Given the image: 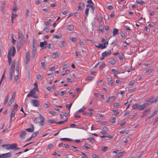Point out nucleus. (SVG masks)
I'll return each mask as SVG.
<instances>
[{
	"instance_id": "obj_1",
	"label": "nucleus",
	"mask_w": 158,
	"mask_h": 158,
	"mask_svg": "<svg viewBox=\"0 0 158 158\" xmlns=\"http://www.w3.org/2000/svg\"><path fill=\"white\" fill-rule=\"evenodd\" d=\"M15 48L13 46H11L9 51L8 54V62L9 65L12 62L11 55L13 57L15 55Z\"/></svg>"
},
{
	"instance_id": "obj_2",
	"label": "nucleus",
	"mask_w": 158,
	"mask_h": 158,
	"mask_svg": "<svg viewBox=\"0 0 158 158\" xmlns=\"http://www.w3.org/2000/svg\"><path fill=\"white\" fill-rule=\"evenodd\" d=\"M149 104L147 103H144L142 105H140L139 104H135L133 105L132 107L133 109H138V110H143L145 108H147Z\"/></svg>"
},
{
	"instance_id": "obj_3",
	"label": "nucleus",
	"mask_w": 158,
	"mask_h": 158,
	"mask_svg": "<svg viewBox=\"0 0 158 158\" xmlns=\"http://www.w3.org/2000/svg\"><path fill=\"white\" fill-rule=\"evenodd\" d=\"M44 118L41 115H40V117H36L34 120V122L35 123L39 124L40 126H44Z\"/></svg>"
},
{
	"instance_id": "obj_4",
	"label": "nucleus",
	"mask_w": 158,
	"mask_h": 158,
	"mask_svg": "<svg viewBox=\"0 0 158 158\" xmlns=\"http://www.w3.org/2000/svg\"><path fill=\"white\" fill-rule=\"evenodd\" d=\"M12 155L11 152H10L1 155V158H9Z\"/></svg>"
},
{
	"instance_id": "obj_5",
	"label": "nucleus",
	"mask_w": 158,
	"mask_h": 158,
	"mask_svg": "<svg viewBox=\"0 0 158 158\" xmlns=\"http://www.w3.org/2000/svg\"><path fill=\"white\" fill-rule=\"evenodd\" d=\"M31 102L34 106L37 107L39 106V102L38 100L36 99L32 100H31Z\"/></svg>"
},
{
	"instance_id": "obj_6",
	"label": "nucleus",
	"mask_w": 158,
	"mask_h": 158,
	"mask_svg": "<svg viewBox=\"0 0 158 158\" xmlns=\"http://www.w3.org/2000/svg\"><path fill=\"white\" fill-rule=\"evenodd\" d=\"M15 61H13L12 62V63L11 64V66L10 68V72H13L14 73L15 69Z\"/></svg>"
},
{
	"instance_id": "obj_7",
	"label": "nucleus",
	"mask_w": 158,
	"mask_h": 158,
	"mask_svg": "<svg viewBox=\"0 0 158 158\" xmlns=\"http://www.w3.org/2000/svg\"><path fill=\"white\" fill-rule=\"evenodd\" d=\"M111 54V52L110 50H109L107 51H106L102 53V56L103 57H106L110 55Z\"/></svg>"
},
{
	"instance_id": "obj_8",
	"label": "nucleus",
	"mask_w": 158,
	"mask_h": 158,
	"mask_svg": "<svg viewBox=\"0 0 158 158\" xmlns=\"http://www.w3.org/2000/svg\"><path fill=\"white\" fill-rule=\"evenodd\" d=\"M17 145V143H13L11 144H8V147H9L6 148V149L7 150H9L10 149H14L16 148Z\"/></svg>"
},
{
	"instance_id": "obj_9",
	"label": "nucleus",
	"mask_w": 158,
	"mask_h": 158,
	"mask_svg": "<svg viewBox=\"0 0 158 158\" xmlns=\"http://www.w3.org/2000/svg\"><path fill=\"white\" fill-rule=\"evenodd\" d=\"M26 134V132L25 131H22L20 133L19 136L21 139H24L25 138V136Z\"/></svg>"
},
{
	"instance_id": "obj_10",
	"label": "nucleus",
	"mask_w": 158,
	"mask_h": 158,
	"mask_svg": "<svg viewBox=\"0 0 158 158\" xmlns=\"http://www.w3.org/2000/svg\"><path fill=\"white\" fill-rule=\"evenodd\" d=\"M85 6V4L83 3L80 2L79 3V5L78 6V10H83Z\"/></svg>"
},
{
	"instance_id": "obj_11",
	"label": "nucleus",
	"mask_w": 158,
	"mask_h": 158,
	"mask_svg": "<svg viewBox=\"0 0 158 158\" xmlns=\"http://www.w3.org/2000/svg\"><path fill=\"white\" fill-rule=\"evenodd\" d=\"M26 63L27 64L30 61V54L29 52H27V53L26 55Z\"/></svg>"
},
{
	"instance_id": "obj_12",
	"label": "nucleus",
	"mask_w": 158,
	"mask_h": 158,
	"mask_svg": "<svg viewBox=\"0 0 158 158\" xmlns=\"http://www.w3.org/2000/svg\"><path fill=\"white\" fill-rule=\"evenodd\" d=\"M95 46L98 48H101L102 49L105 48L106 47V46L105 44H98V45H96Z\"/></svg>"
},
{
	"instance_id": "obj_13",
	"label": "nucleus",
	"mask_w": 158,
	"mask_h": 158,
	"mask_svg": "<svg viewBox=\"0 0 158 158\" xmlns=\"http://www.w3.org/2000/svg\"><path fill=\"white\" fill-rule=\"evenodd\" d=\"M35 93V91H34V89H32L27 94V97H30L32 96H33V95Z\"/></svg>"
},
{
	"instance_id": "obj_14",
	"label": "nucleus",
	"mask_w": 158,
	"mask_h": 158,
	"mask_svg": "<svg viewBox=\"0 0 158 158\" xmlns=\"http://www.w3.org/2000/svg\"><path fill=\"white\" fill-rule=\"evenodd\" d=\"M31 128H28L25 129L27 131H28L30 132H33L34 131V127L33 124H31Z\"/></svg>"
},
{
	"instance_id": "obj_15",
	"label": "nucleus",
	"mask_w": 158,
	"mask_h": 158,
	"mask_svg": "<svg viewBox=\"0 0 158 158\" xmlns=\"http://www.w3.org/2000/svg\"><path fill=\"white\" fill-rule=\"evenodd\" d=\"M115 97L114 96H113L111 97H109L108 100L106 101L107 103H110V102H113L114 101L115 99Z\"/></svg>"
},
{
	"instance_id": "obj_16",
	"label": "nucleus",
	"mask_w": 158,
	"mask_h": 158,
	"mask_svg": "<svg viewBox=\"0 0 158 158\" xmlns=\"http://www.w3.org/2000/svg\"><path fill=\"white\" fill-rule=\"evenodd\" d=\"M23 35L20 31L19 32L18 39L20 41H22L23 39Z\"/></svg>"
},
{
	"instance_id": "obj_17",
	"label": "nucleus",
	"mask_w": 158,
	"mask_h": 158,
	"mask_svg": "<svg viewBox=\"0 0 158 158\" xmlns=\"http://www.w3.org/2000/svg\"><path fill=\"white\" fill-rule=\"evenodd\" d=\"M32 46L33 48L37 47V46H39L38 45H37L36 43V40H35V38H34L33 39L32 41Z\"/></svg>"
},
{
	"instance_id": "obj_18",
	"label": "nucleus",
	"mask_w": 158,
	"mask_h": 158,
	"mask_svg": "<svg viewBox=\"0 0 158 158\" xmlns=\"http://www.w3.org/2000/svg\"><path fill=\"white\" fill-rule=\"evenodd\" d=\"M110 62L112 65H114L116 63V61L114 58L111 57L110 58Z\"/></svg>"
},
{
	"instance_id": "obj_19",
	"label": "nucleus",
	"mask_w": 158,
	"mask_h": 158,
	"mask_svg": "<svg viewBox=\"0 0 158 158\" xmlns=\"http://www.w3.org/2000/svg\"><path fill=\"white\" fill-rule=\"evenodd\" d=\"M118 32V30L116 28H114L113 30V36L117 35Z\"/></svg>"
},
{
	"instance_id": "obj_20",
	"label": "nucleus",
	"mask_w": 158,
	"mask_h": 158,
	"mask_svg": "<svg viewBox=\"0 0 158 158\" xmlns=\"http://www.w3.org/2000/svg\"><path fill=\"white\" fill-rule=\"evenodd\" d=\"M74 28V26L73 25H69L67 26V29L70 31H73Z\"/></svg>"
},
{
	"instance_id": "obj_21",
	"label": "nucleus",
	"mask_w": 158,
	"mask_h": 158,
	"mask_svg": "<svg viewBox=\"0 0 158 158\" xmlns=\"http://www.w3.org/2000/svg\"><path fill=\"white\" fill-rule=\"evenodd\" d=\"M60 140L63 141H69L70 142L73 141V140L69 138H61L60 139Z\"/></svg>"
},
{
	"instance_id": "obj_22",
	"label": "nucleus",
	"mask_w": 158,
	"mask_h": 158,
	"mask_svg": "<svg viewBox=\"0 0 158 158\" xmlns=\"http://www.w3.org/2000/svg\"><path fill=\"white\" fill-rule=\"evenodd\" d=\"M22 41H20L19 40V41L17 43V49H20L21 47V45L22 44Z\"/></svg>"
},
{
	"instance_id": "obj_23",
	"label": "nucleus",
	"mask_w": 158,
	"mask_h": 158,
	"mask_svg": "<svg viewBox=\"0 0 158 158\" xmlns=\"http://www.w3.org/2000/svg\"><path fill=\"white\" fill-rule=\"evenodd\" d=\"M15 98L11 97V98H10V99L9 101V102L8 103V104L9 105V106H10L11 104L13 103L14 102Z\"/></svg>"
},
{
	"instance_id": "obj_24",
	"label": "nucleus",
	"mask_w": 158,
	"mask_h": 158,
	"mask_svg": "<svg viewBox=\"0 0 158 158\" xmlns=\"http://www.w3.org/2000/svg\"><path fill=\"white\" fill-rule=\"evenodd\" d=\"M5 5H6L5 1H4L3 2L1 7V10L3 11H4L5 10Z\"/></svg>"
},
{
	"instance_id": "obj_25",
	"label": "nucleus",
	"mask_w": 158,
	"mask_h": 158,
	"mask_svg": "<svg viewBox=\"0 0 158 158\" xmlns=\"http://www.w3.org/2000/svg\"><path fill=\"white\" fill-rule=\"evenodd\" d=\"M123 154V152H120L118 153V154L116 155L115 157V158H118L121 156H122Z\"/></svg>"
},
{
	"instance_id": "obj_26",
	"label": "nucleus",
	"mask_w": 158,
	"mask_h": 158,
	"mask_svg": "<svg viewBox=\"0 0 158 158\" xmlns=\"http://www.w3.org/2000/svg\"><path fill=\"white\" fill-rule=\"evenodd\" d=\"M62 37V35L60 34L58 35H53V38H55L56 39H59Z\"/></svg>"
},
{
	"instance_id": "obj_27",
	"label": "nucleus",
	"mask_w": 158,
	"mask_h": 158,
	"mask_svg": "<svg viewBox=\"0 0 158 158\" xmlns=\"http://www.w3.org/2000/svg\"><path fill=\"white\" fill-rule=\"evenodd\" d=\"M39 133V131H38L35 132H34L33 133L31 136H32V137L33 138L35 137Z\"/></svg>"
},
{
	"instance_id": "obj_28",
	"label": "nucleus",
	"mask_w": 158,
	"mask_h": 158,
	"mask_svg": "<svg viewBox=\"0 0 158 158\" xmlns=\"http://www.w3.org/2000/svg\"><path fill=\"white\" fill-rule=\"evenodd\" d=\"M136 2L137 4H139L140 5H142L144 3V1L141 0H136Z\"/></svg>"
},
{
	"instance_id": "obj_29",
	"label": "nucleus",
	"mask_w": 158,
	"mask_h": 158,
	"mask_svg": "<svg viewBox=\"0 0 158 158\" xmlns=\"http://www.w3.org/2000/svg\"><path fill=\"white\" fill-rule=\"evenodd\" d=\"M106 66V64L104 62H103L98 67L100 69H102L103 67H104Z\"/></svg>"
},
{
	"instance_id": "obj_30",
	"label": "nucleus",
	"mask_w": 158,
	"mask_h": 158,
	"mask_svg": "<svg viewBox=\"0 0 158 158\" xmlns=\"http://www.w3.org/2000/svg\"><path fill=\"white\" fill-rule=\"evenodd\" d=\"M15 112L14 111V110H13L11 112L10 115V118H13L15 116Z\"/></svg>"
},
{
	"instance_id": "obj_31",
	"label": "nucleus",
	"mask_w": 158,
	"mask_h": 158,
	"mask_svg": "<svg viewBox=\"0 0 158 158\" xmlns=\"http://www.w3.org/2000/svg\"><path fill=\"white\" fill-rule=\"evenodd\" d=\"M107 81L109 84H110L111 85H112L113 83L112 82V79L110 78H108L107 79Z\"/></svg>"
},
{
	"instance_id": "obj_32",
	"label": "nucleus",
	"mask_w": 158,
	"mask_h": 158,
	"mask_svg": "<svg viewBox=\"0 0 158 158\" xmlns=\"http://www.w3.org/2000/svg\"><path fill=\"white\" fill-rule=\"evenodd\" d=\"M8 96L9 95H8L5 98L4 100V104H6L7 102L8 101Z\"/></svg>"
},
{
	"instance_id": "obj_33",
	"label": "nucleus",
	"mask_w": 158,
	"mask_h": 158,
	"mask_svg": "<svg viewBox=\"0 0 158 158\" xmlns=\"http://www.w3.org/2000/svg\"><path fill=\"white\" fill-rule=\"evenodd\" d=\"M58 52L53 53L52 55V57L53 58H56L58 56Z\"/></svg>"
},
{
	"instance_id": "obj_34",
	"label": "nucleus",
	"mask_w": 158,
	"mask_h": 158,
	"mask_svg": "<svg viewBox=\"0 0 158 158\" xmlns=\"http://www.w3.org/2000/svg\"><path fill=\"white\" fill-rule=\"evenodd\" d=\"M104 18L105 20H109V16L107 14L104 15Z\"/></svg>"
},
{
	"instance_id": "obj_35",
	"label": "nucleus",
	"mask_w": 158,
	"mask_h": 158,
	"mask_svg": "<svg viewBox=\"0 0 158 158\" xmlns=\"http://www.w3.org/2000/svg\"><path fill=\"white\" fill-rule=\"evenodd\" d=\"M108 148L107 147L103 146L102 148V151L104 152H106Z\"/></svg>"
},
{
	"instance_id": "obj_36",
	"label": "nucleus",
	"mask_w": 158,
	"mask_h": 158,
	"mask_svg": "<svg viewBox=\"0 0 158 158\" xmlns=\"http://www.w3.org/2000/svg\"><path fill=\"white\" fill-rule=\"evenodd\" d=\"M12 15L11 17V19H14L17 16V15L15 14H14L13 13H12Z\"/></svg>"
},
{
	"instance_id": "obj_37",
	"label": "nucleus",
	"mask_w": 158,
	"mask_h": 158,
	"mask_svg": "<svg viewBox=\"0 0 158 158\" xmlns=\"http://www.w3.org/2000/svg\"><path fill=\"white\" fill-rule=\"evenodd\" d=\"M61 44L63 47H65L66 46L65 41L64 40H63L62 41Z\"/></svg>"
},
{
	"instance_id": "obj_38",
	"label": "nucleus",
	"mask_w": 158,
	"mask_h": 158,
	"mask_svg": "<svg viewBox=\"0 0 158 158\" xmlns=\"http://www.w3.org/2000/svg\"><path fill=\"white\" fill-rule=\"evenodd\" d=\"M47 122L49 123H56V121L54 120H52L51 119L48 120Z\"/></svg>"
},
{
	"instance_id": "obj_39",
	"label": "nucleus",
	"mask_w": 158,
	"mask_h": 158,
	"mask_svg": "<svg viewBox=\"0 0 158 158\" xmlns=\"http://www.w3.org/2000/svg\"><path fill=\"white\" fill-rule=\"evenodd\" d=\"M77 38L75 37H72L70 38V40L73 42H75L77 40Z\"/></svg>"
},
{
	"instance_id": "obj_40",
	"label": "nucleus",
	"mask_w": 158,
	"mask_h": 158,
	"mask_svg": "<svg viewBox=\"0 0 158 158\" xmlns=\"http://www.w3.org/2000/svg\"><path fill=\"white\" fill-rule=\"evenodd\" d=\"M18 105L16 103H15L14 106L13 107L14 108V109L13 110H17L18 109Z\"/></svg>"
},
{
	"instance_id": "obj_41",
	"label": "nucleus",
	"mask_w": 158,
	"mask_h": 158,
	"mask_svg": "<svg viewBox=\"0 0 158 158\" xmlns=\"http://www.w3.org/2000/svg\"><path fill=\"white\" fill-rule=\"evenodd\" d=\"M135 80L131 81H130L128 85H133L135 84Z\"/></svg>"
},
{
	"instance_id": "obj_42",
	"label": "nucleus",
	"mask_w": 158,
	"mask_h": 158,
	"mask_svg": "<svg viewBox=\"0 0 158 158\" xmlns=\"http://www.w3.org/2000/svg\"><path fill=\"white\" fill-rule=\"evenodd\" d=\"M85 109L86 108L85 107L83 106L82 108L79 109L78 111L80 112H82L84 111Z\"/></svg>"
},
{
	"instance_id": "obj_43",
	"label": "nucleus",
	"mask_w": 158,
	"mask_h": 158,
	"mask_svg": "<svg viewBox=\"0 0 158 158\" xmlns=\"http://www.w3.org/2000/svg\"><path fill=\"white\" fill-rule=\"evenodd\" d=\"M36 78L37 79H39V80H41L42 78L41 77V75L40 74H38L36 75Z\"/></svg>"
},
{
	"instance_id": "obj_44",
	"label": "nucleus",
	"mask_w": 158,
	"mask_h": 158,
	"mask_svg": "<svg viewBox=\"0 0 158 158\" xmlns=\"http://www.w3.org/2000/svg\"><path fill=\"white\" fill-rule=\"evenodd\" d=\"M53 147V145L52 144L50 143L48 145V149L50 150Z\"/></svg>"
},
{
	"instance_id": "obj_45",
	"label": "nucleus",
	"mask_w": 158,
	"mask_h": 158,
	"mask_svg": "<svg viewBox=\"0 0 158 158\" xmlns=\"http://www.w3.org/2000/svg\"><path fill=\"white\" fill-rule=\"evenodd\" d=\"M158 101V96L154 100L152 101L151 103H156Z\"/></svg>"
},
{
	"instance_id": "obj_46",
	"label": "nucleus",
	"mask_w": 158,
	"mask_h": 158,
	"mask_svg": "<svg viewBox=\"0 0 158 158\" xmlns=\"http://www.w3.org/2000/svg\"><path fill=\"white\" fill-rule=\"evenodd\" d=\"M116 118L115 117L112 118V119L110 120V122L112 123H114L115 122Z\"/></svg>"
},
{
	"instance_id": "obj_47",
	"label": "nucleus",
	"mask_w": 158,
	"mask_h": 158,
	"mask_svg": "<svg viewBox=\"0 0 158 158\" xmlns=\"http://www.w3.org/2000/svg\"><path fill=\"white\" fill-rule=\"evenodd\" d=\"M37 50V48H33L32 53H36Z\"/></svg>"
},
{
	"instance_id": "obj_48",
	"label": "nucleus",
	"mask_w": 158,
	"mask_h": 158,
	"mask_svg": "<svg viewBox=\"0 0 158 158\" xmlns=\"http://www.w3.org/2000/svg\"><path fill=\"white\" fill-rule=\"evenodd\" d=\"M151 110V108H148V109L145 110L143 113H144L145 114L146 113H148V112L149 113L150 111Z\"/></svg>"
},
{
	"instance_id": "obj_49",
	"label": "nucleus",
	"mask_w": 158,
	"mask_h": 158,
	"mask_svg": "<svg viewBox=\"0 0 158 158\" xmlns=\"http://www.w3.org/2000/svg\"><path fill=\"white\" fill-rule=\"evenodd\" d=\"M87 139L91 142L95 141L94 139L93 138H89Z\"/></svg>"
},
{
	"instance_id": "obj_50",
	"label": "nucleus",
	"mask_w": 158,
	"mask_h": 158,
	"mask_svg": "<svg viewBox=\"0 0 158 158\" xmlns=\"http://www.w3.org/2000/svg\"><path fill=\"white\" fill-rule=\"evenodd\" d=\"M14 73H13L12 72H10V80H11L13 78V76L14 75Z\"/></svg>"
},
{
	"instance_id": "obj_51",
	"label": "nucleus",
	"mask_w": 158,
	"mask_h": 158,
	"mask_svg": "<svg viewBox=\"0 0 158 158\" xmlns=\"http://www.w3.org/2000/svg\"><path fill=\"white\" fill-rule=\"evenodd\" d=\"M102 130L104 131H107L108 130V128L106 126L103 127Z\"/></svg>"
},
{
	"instance_id": "obj_52",
	"label": "nucleus",
	"mask_w": 158,
	"mask_h": 158,
	"mask_svg": "<svg viewBox=\"0 0 158 158\" xmlns=\"http://www.w3.org/2000/svg\"><path fill=\"white\" fill-rule=\"evenodd\" d=\"M92 156L93 158H99V156L96 154H93L92 155Z\"/></svg>"
},
{
	"instance_id": "obj_53",
	"label": "nucleus",
	"mask_w": 158,
	"mask_h": 158,
	"mask_svg": "<svg viewBox=\"0 0 158 158\" xmlns=\"http://www.w3.org/2000/svg\"><path fill=\"white\" fill-rule=\"evenodd\" d=\"M89 11V8H87L85 10V14L87 16H88V15Z\"/></svg>"
},
{
	"instance_id": "obj_54",
	"label": "nucleus",
	"mask_w": 158,
	"mask_h": 158,
	"mask_svg": "<svg viewBox=\"0 0 158 158\" xmlns=\"http://www.w3.org/2000/svg\"><path fill=\"white\" fill-rule=\"evenodd\" d=\"M153 71V69H148L146 71V73H151Z\"/></svg>"
},
{
	"instance_id": "obj_55",
	"label": "nucleus",
	"mask_w": 158,
	"mask_h": 158,
	"mask_svg": "<svg viewBox=\"0 0 158 158\" xmlns=\"http://www.w3.org/2000/svg\"><path fill=\"white\" fill-rule=\"evenodd\" d=\"M45 25L46 26H48L50 25V23L48 21H47V22H44Z\"/></svg>"
},
{
	"instance_id": "obj_56",
	"label": "nucleus",
	"mask_w": 158,
	"mask_h": 158,
	"mask_svg": "<svg viewBox=\"0 0 158 158\" xmlns=\"http://www.w3.org/2000/svg\"><path fill=\"white\" fill-rule=\"evenodd\" d=\"M41 64L42 65V66H43L42 68L44 70H45L46 69V68L45 67L44 63V62H42L41 63Z\"/></svg>"
},
{
	"instance_id": "obj_57",
	"label": "nucleus",
	"mask_w": 158,
	"mask_h": 158,
	"mask_svg": "<svg viewBox=\"0 0 158 158\" xmlns=\"http://www.w3.org/2000/svg\"><path fill=\"white\" fill-rule=\"evenodd\" d=\"M44 30L45 31L47 32H49V29H48L47 27H45L44 29Z\"/></svg>"
},
{
	"instance_id": "obj_58",
	"label": "nucleus",
	"mask_w": 158,
	"mask_h": 158,
	"mask_svg": "<svg viewBox=\"0 0 158 158\" xmlns=\"http://www.w3.org/2000/svg\"><path fill=\"white\" fill-rule=\"evenodd\" d=\"M66 92V91H65V90H64V91H61V92H60V95L61 96L63 95Z\"/></svg>"
},
{
	"instance_id": "obj_59",
	"label": "nucleus",
	"mask_w": 158,
	"mask_h": 158,
	"mask_svg": "<svg viewBox=\"0 0 158 158\" xmlns=\"http://www.w3.org/2000/svg\"><path fill=\"white\" fill-rule=\"evenodd\" d=\"M18 75H17L15 76L14 77V79L15 80V81H17L19 78L18 77Z\"/></svg>"
},
{
	"instance_id": "obj_60",
	"label": "nucleus",
	"mask_w": 158,
	"mask_h": 158,
	"mask_svg": "<svg viewBox=\"0 0 158 158\" xmlns=\"http://www.w3.org/2000/svg\"><path fill=\"white\" fill-rule=\"evenodd\" d=\"M87 145V143H85L84 144V147H85L87 149H90V148L89 147H88V146H86Z\"/></svg>"
},
{
	"instance_id": "obj_61",
	"label": "nucleus",
	"mask_w": 158,
	"mask_h": 158,
	"mask_svg": "<svg viewBox=\"0 0 158 158\" xmlns=\"http://www.w3.org/2000/svg\"><path fill=\"white\" fill-rule=\"evenodd\" d=\"M44 45L45 44L43 42H41L40 43V46L41 48L43 47Z\"/></svg>"
},
{
	"instance_id": "obj_62",
	"label": "nucleus",
	"mask_w": 158,
	"mask_h": 158,
	"mask_svg": "<svg viewBox=\"0 0 158 158\" xmlns=\"http://www.w3.org/2000/svg\"><path fill=\"white\" fill-rule=\"evenodd\" d=\"M120 104L118 103H115L113 104L114 106H117L119 105Z\"/></svg>"
},
{
	"instance_id": "obj_63",
	"label": "nucleus",
	"mask_w": 158,
	"mask_h": 158,
	"mask_svg": "<svg viewBox=\"0 0 158 158\" xmlns=\"http://www.w3.org/2000/svg\"><path fill=\"white\" fill-rule=\"evenodd\" d=\"M113 8V6L111 5L108 6L107 7V9L110 10H112Z\"/></svg>"
},
{
	"instance_id": "obj_64",
	"label": "nucleus",
	"mask_w": 158,
	"mask_h": 158,
	"mask_svg": "<svg viewBox=\"0 0 158 158\" xmlns=\"http://www.w3.org/2000/svg\"><path fill=\"white\" fill-rule=\"evenodd\" d=\"M158 121V117L155 119L154 122L153 123V125H154L156 122Z\"/></svg>"
}]
</instances>
